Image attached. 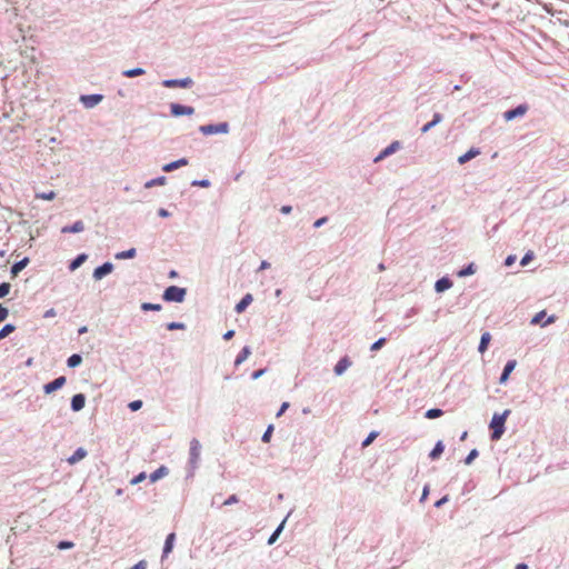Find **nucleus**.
Listing matches in <instances>:
<instances>
[{
  "label": "nucleus",
  "mask_w": 569,
  "mask_h": 569,
  "mask_svg": "<svg viewBox=\"0 0 569 569\" xmlns=\"http://www.w3.org/2000/svg\"><path fill=\"white\" fill-rule=\"evenodd\" d=\"M201 450V442L197 438H192L190 440L186 479H191L194 477L196 470L199 468Z\"/></svg>",
  "instance_id": "1"
},
{
  "label": "nucleus",
  "mask_w": 569,
  "mask_h": 569,
  "mask_svg": "<svg viewBox=\"0 0 569 569\" xmlns=\"http://www.w3.org/2000/svg\"><path fill=\"white\" fill-rule=\"evenodd\" d=\"M510 412L511 411L509 409H506L501 413H495L492 416L491 421L489 423V427L492 430V432H491L492 440H499L502 437V435L505 433V430H506L505 423H506V420L509 417Z\"/></svg>",
  "instance_id": "2"
},
{
  "label": "nucleus",
  "mask_w": 569,
  "mask_h": 569,
  "mask_svg": "<svg viewBox=\"0 0 569 569\" xmlns=\"http://www.w3.org/2000/svg\"><path fill=\"white\" fill-rule=\"evenodd\" d=\"M187 289L178 286H169L163 291L162 298L167 302L181 303L184 301Z\"/></svg>",
  "instance_id": "3"
},
{
  "label": "nucleus",
  "mask_w": 569,
  "mask_h": 569,
  "mask_svg": "<svg viewBox=\"0 0 569 569\" xmlns=\"http://www.w3.org/2000/svg\"><path fill=\"white\" fill-rule=\"evenodd\" d=\"M230 130L228 122L210 123L199 127V131L204 136L227 134Z\"/></svg>",
  "instance_id": "4"
},
{
  "label": "nucleus",
  "mask_w": 569,
  "mask_h": 569,
  "mask_svg": "<svg viewBox=\"0 0 569 569\" xmlns=\"http://www.w3.org/2000/svg\"><path fill=\"white\" fill-rule=\"evenodd\" d=\"M401 142L396 140V141H392L388 147H386L383 150H381L375 158H373V162L377 163L383 159H386L387 157L393 154L395 152H397L398 150L401 149Z\"/></svg>",
  "instance_id": "5"
},
{
  "label": "nucleus",
  "mask_w": 569,
  "mask_h": 569,
  "mask_svg": "<svg viewBox=\"0 0 569 569\" xmlns=\"http://www.w3.org/2000/svg\"><path fill=\"white\" fill-rule=\"evenodd\" d=\"M170 113L172 117H182V116H192L194 113V108L181 103H171L170 104Z\"/></svg>",
  "instance_id": "6"
},
{
  "label": "nucleus",
  "mask_w": 569,
  "mask_h": 569,
  "mask_svg": "<svg viewBox=\"0 0 569 569\" xmlns=\"http://www.w3.org/2000/svg\"><path fill=\"white\" fill-rule=\"evenodd\" d=\"M193 84V80L190 77H184L180 79H164L162 81V86L166 88H190Z\"/></svg>",
  "instance_id": "7"
},
{
  "label": "nucleus",
  "mask_w": 569,
  "mask_h": 569,
  "mask_svg": "<svg viewBox=\"0 0 569 569\" xmlns=\"http://www.w3.org/2000/svg\"><path fill=\"white\" fill-rule=\"evenodd\" d=\"M113 268L114 266L112 262L106 261L93 270L92 277L94 280H101L103 277L111 273Z\"/></svg>",
  "instance_id": "8"
},
{
  "label": "nucleus",
  "mask_w": 569,
  "mask_h": 569,
  "mask_svg": "<svg viewBox=\"0 0 569 569\" xmlns=\"http://www.w3.org/2000/svg\"><path fill=\"white\" fill-rule=\"evenodd\" d=\"M66 382H67L66 377L64 376H60V377L56 378L54 380L46 383L43 386V392L46 395H50V393L61 389L66 385Z\"/></svg>",
  "instance_id": "9"
},
{
  "label": "nucleus",
  "mask_w": 569,
  "mask_h": 569,
  "mask_svg": "<svg viewBox=\"0 0 569 569\" xmlns=\"http://www.w3.org/2000/svg\"><path fill=\"white\" fill-rule=\"evenodd\" d=\"M528 110L526 104H519L516 108L509 109L503 113V119L506 121H512L518 117L523 116Z\"/></svg>",
  "instance_id": "10"
},
{
  "label": "nucleus",
  "mask_w": 569,
  "mask_h": 569,
  "mask_svg": "<svg viewBox=\"0 0 569 569\" xmlns=\"http://www.w3.org/2000/svg\"><path fill=\"white\" fill-rule=\"evenodd\" d=\"M103 99V96L100 93H92V94H82L80 97V101L83 103L86 108H93L99 102H101Z\"/></svg>",
  "instance_id": "11"
},
{
  "label": "nucleus",
  "mask_w": 569,
  "mask_h": 569,
  "mask_svg": "<svg viewBox=\"0 0 569 569\" xmlns=\"http://www.w3.org/2000/svg\"><path fill=\"white\" fill-rule=\"evenodd\" d=\"M516 366H517L516 360L512 359V360L507 361V363L505 365L503 370L499 377L500 385H505L508 381V379H509L511 372L515 370Z\"/></svg>",
  "instance_id": "12"
},
{
  "label": "nucleus",
  "mask_w": 569,
  "mask_h": 569,
  "mask_svg": "<svg viewBox=\"0 0 569 569\" xmlns=\"http://www.w3.org/2000/svg\"><path fill=\"white\" fill-rule=\"evenodd\" d=\"M86 406V396L83 393H76L71 398L70 408L72 411L78 412Z\"/></svg>",
  "instance_id": "13"
},
{
  "label": "nucleus",
  "mask_w": 569,
  "mask_h": 569,
  "mask_svg": "<svg viewBox=\"0 0 569 569\" xmlns=\"http://www.w3.org/2000/svg\"><path fill=\"white\" fill-rule=\"evenodd\" d=\"M351 366L350 359L345 356L335 366L333 371L336 376H342L345 371Z\"/></svg>",
  "instance_id": "14"
},
{
  "label": "nucleus",
  "mask_w": 569,
  "mask_h": 569,
  "mask_svg": "<svg viewBox=\"0 0 569 569\" xmlns=\"http://www.w3.org/2000/svg\"><path fill=\"white\" fill-rule=\"evenodd\" d=\"M452 287V281L449 277H442L438 279L435 283V291L437 293L445 292L446 290Z\"/></svg>",
  "instance_id": "15"
},
{
  "label": "nucleus",
  "mask_w": 569,
  "mask_h": 569,
  "mask_svg": "<svg viewBox=\"0 0 569 569\" xmlns=\"http://www.w3.org/2000/svg\"><path fill=\"white\" fill-rule=\"evenodd\" d=\"M479 154H480V149L472 147L467 152H465L463 154L458 157V163L465 164Z\"/></svg>",
  "instance_id": "16"
},
{
  "label": "nucleus",
  "mask_w": 569,
  "mask_h": 569,
  "mask_svg": "<svg viewBox=\"0 0 569 569\" xmlns=\"http://www.w3.org/2000/svg\"><path fill=\"white\" fill-rule=\"evenodd\" d=\"M188 164V159L187 158H180V159H177L174 161H171V162H168L166 164L162 166V170L164 172H171L178 168H181L183 166H187Z\"/></svg>",
  "instance_id": "17"
},
{
  "label": "nucleus",
  "mask_w": 569,
  "mask_h": 569,
  "mask_svg": "<svg viewBox=\"0 0 569 569\" xmlns=\"http://www.w3.org/2000/svg\"><path fill=\"white\" fill-rule=\"evenodd\" d=\"M442 120H443L442 114L439 112H435L432 116V120L422 126L421 133L429 132L432 128L438 126Z\"/></svg>",
  "instance_id": "18"
},
{
  "label": "nucleus",
  "mask_w": 569,
  "mask_h": 569,
  "mask_svg": "<svg viewBox=\"0 0 569 569\" xmlns=\"http://www.w3.org/2000/svg\"><path fill=\"white\" fill-rule=\"evenodd\" d=\"M83 230H84L83 222L81 220H77L70 226L62 227L61 232L62 233H79V232H82Z\"/></svg>",
  "instance_id": "19"
},
{
  "label": "nucleus",
  "mask_w": 569,
  "mask_h": 569,
  "mask_svg": "<svg viewBox=\"0 0 569 569\" xmlns=\"http://www.w3.org/2000/svg\"><path fill=\"white\" fill-rule=\"evenodd\" d=\"M545 316H546V311L545 310L539 311L538 313H536L532 317L530 323L531 325L540 323L541 327H546V326H548V325H550V323H552L555 321V316H550L545 322H541V320L543 319Z\"/></svg>",
  "instance_id": "20"
},
{
  "label": "nucleus",
  "mask_w": 569,
  "mask_h": 569,
  "mask_svg": "<svg viewBox=\"0 0 569 569\" xmlns=\"http://www.w3.org/2000/svg\"><path fill=\"white\" fill-rule=\"evenodd\" d=\"M176 540V533L171 532L166 537L163 549H162V559L166 558L173 549Z\"/></svg>",
  "instance_id": "21"
},
{
  "label": "nucleus",
  "mask_w": 569,
  "mask_h": 569,
  "mask_svg": "<svg viewBox=\"0 0 569 569\" xmlns=\"http://www.w3.org/2000/svg\"><path fill=\"white\" fill-rule=\"evenodd\" d=\"M290 516V513L287 515V517L278 525V527L273 530V532L270 535V537L268 538V541L267 543L269 546L273 545L277 539L279 538V536L281 535V532L283 531V528H284V525H286V521L288 519V517Z\"/></svg>",
  "instance_id": "22"
},
{
  "label": "nucleus",
  "mask_w": 569,
  "mask_h": 569,
  "mask_svg": "<svg viewBox=\"0 0 569 569\" xmlns=\"http://www.w3.org/2000/svg\"><path fill=\"white\" fill-rule=\"evenodd\" d=\"M88 455L87 450L83 447H79L68 459V463L74 465L81 459L86 458Z\"/></svg>",
  "instance_id": "23"
},
{
  "label": "nucleus",
  "mask_w": 569,
  "mask_h": 569,
  "mask_svg": "<svg viewBox=\"0 0 569 569\" xmlns=\"http://www.w3.org/2000/svg\"><path fill=\"white\" fill-rule=\"evenodd\" d=\"M29 263V258L28 257H24L23 259L19 260V261H16L11 268H10V273L12 277H16L18 276V273L23 270Z\"/></svg>",
  "instance_id": "24"
},
{
  "label": "nucleus",
  "mask_w": 569,
  "mask_h": 569,
  "mask_svg": "<svg viewBox=\"0 0 569 569\" xmlns=\"http://www.w3.org/2000/svg\"><path fill=\"white\" fill-rule=\"evenodd\" d=\"M169 473V469L166 466H160L153 472L150 473L149 480L150 482H156L159 479L166 477Z\"/></svg>",
  "instance_id": "25"
},
{
  "label": "nucleus",
  "mask_w": 569,
  "mask_h": 569,
  "mask_svg": "<svg viewBox=\"0 0 569 569\" xmlns=\"http://www.w3.org/2000/svg\"><path fill=\"white\" fill-rule=\"evenodd\" d=\"M251 301H252V296H251L250 293H247V295H246V296H243V297L241 298V300L236 305V307H234V311H236L237 313H241V312H243V311L247 309V307L251 303Z\"/></svg>",
  "instance_id": "26"
},
{
  "label": "nucleus",
  "mask_w": 569,
  "mask_h": 569,
  "mask_svg": "<svg viewBox=\"0 0 569 569\" xmlns=\"http://www.w3.org/2000/svg\"><path fill=\"white\" fill-rule=\"evenodd\" d=\"M251 353V349L249 346H244L241 351L238 353L236 360H234V366L238 367L240 366L242 362H244L248 357L250 356Z\"/></svg>",
  "instance_id": "27"
},
{
  "label": "nucleus",
  "mask_w": 569,
  "mask_h": 569,
  "mask_svg": "<svg viewBox=\"0 0 569 569\" xmlns=\"http://www.w3.org/2000/svg\"><path fill=\"white\" fill-rule=\"evenodd\" d=\"M88 258L87 253H79L71 262L69 263V270L74 271L78 269Z\"/></svg>",
  "instance_id": "28"
},
{
  "label": "nucleus",
  "mask_w": 569,
  "mask_h": 569,
  "mask_svg": "<svg viewBox=\"0 0 569 569\" xmlns=\"http://www.w3.org/2000/svg\"><path fill=\"white\" fill-rule=\"evenodd\" d=\"M490 340H491V336L488 331L483 332L481 335L479 346H478V351L480 353H483L487 350Z\"/></svg>",
  "instance_id": "29"
},
{
  "label": "nucleus",
  "mask_w": 569,
  "mask_h": 569,
  "mask_svg": "<svg viewBox=\"0 0 569 569\" xmlns=\"http://www.w3.org/2000/svg\"><path fill=\"white\" fill-rule=\"evenodd\" d=\"M445 450V445L441 440H438L429 453L430 459L435 460L440 457Z\"/></svg>",
  "instance_id": "30"
},
{
  "label": "nucleus",
  "mask_w": 569,
  "mask_h": 569,
  "mask_svg": "<svg viewBox=\"0 0 569 569\" xmlns=\"http://www.w3.org/2000/svg\"><path fill=\"white\" fill-rule=\"evenodd\" d=\"M136 254H137L136 248H130L128 250L117 252L114 254V258L118 260L132 259L136 257Z\"/></svg>",
  "instance_id": "31"
},
{
  "label": "nucleus",
  "mask_w": 569,
  "mask_h": 569,
  "mask_svg": "<svg viewBox=\"0 0 569 569\" xmlns=\"http://www.w3.org/2000/svg\"><path fill=\"white\" fill-rule=\"evenodd\" d=\"M144 73H146V70L140 67H136V68H131V69H127V70L122 71V76L127 77V78H133V77L142 76Z\"/></svg>",
  "instance_id": "32"
},
{
  "label": "nucleus",
  "mask_w": 569,
  "mask_h": 569,
  "mask_svg": "<svg viewBox=\"0 0 569 569\" xmlns=\"http://www.w3.org/2000/svg\"><path fill=\"white\" fill-rule=\"evenodd\" d=\"M81 362H82V357H81V355H79V353H73V355H71V356L67 359V366H68V368H71V369H73V368H76V367L80 366V365H81Z\"/></svg>",
  "instance_id": "33"
},
{
  "label": "nucleus",
  "mask_w": 569,
  "mask_h": 569,
  "mask_svg": "<svg viewBox=\"0 0 569 569\" xmlns=\"http://www.w3.org/2000/svg\"><path fill=\"white\" fill-rule=\"evenodd\" d=\"M166 180L167 178L164 176H160V177H157V178H153V179H150L148 180L146 183H144V188H152L154 186H162L166 183Z\"/></svg>",
  "instance_id": "34"
},
{
  "label": "nucleus",
  "mask_w": 569,
  "mask_h": 569,
  "mask_svg": "<svg viewBox=\"0 0 569 569\" xmlns=\"http://www.w3.org/2000/svg\"><path fill=\"white\" fill-rule=\"evenodd\" d=\"M476 272L475 264L471 262L458 271V277L471 276Z\"/></svg>",
  "instance_id": "35"
},
{
  "label": "nucleus",
  "mask_w": 569,
  "mask_h": 569,
  "mask_svg": "<svg viewBox=\"0 0 569 569\" xmlns=\"http://www.w3.org/2000/svg\"><path fill=\"white\" fill-rule=\"evenodd\" d=\"M140 308L142 311H160L162 306L160 303L143 302Z\"/></svg>",
  "instance_id": "36"
},
{
  "label": "nucleus",
  "mask_w": 569,
  "mask_h": 569,
  "mask_svg": "<svg viewBox=\"0 0 569 569\" xmlns=\"http://www.w3.org/2000/svg\"><path fill=\"white\" fill-rule=\"evenodd\" d=\"M16 330V326L13 323H6L1 329H0V340L6 338L7 336H9L10 333H12L13 331Z\"/></svg>",
  "instance_id": "37"
},
{
  "label": "nucleus",
  "mask_w": 569,
  "mask_h": 569,
  "mask_svg": "<svg viewBox=\"0 0 569 569\" xmlns=\"http://www.w3.org/2000/svg\"><path fill=\"white\" fill-rule=\"evenodd\" d=\"M443 415V411L439 408H431V409H428L425 413V417L427 419H436V418H439Z\"/></svg>",
  "instance_id": "38"
},
{
  "label": "nucleus",
  "mask_w": 569,
  "mask_h": 569,
  "mask_svg": "<svg viewBox=\"0 0 569 569\" xmlns=\"http://www.w3.org/2000/svg\"><path fill=\"white\" fill-rule=\"evenodd\" d=\"M56 192L50 190V191H43V192H37L36 193V198L37 199H41V200H53L56 198Z\"/></svg>",
  "instance_id": "39"
},
{
  "label": "nucleus",
  "mask_w": 569,
  "mask_h": 569,
  "mask_svg": "<svg viewBox=\"0 0 569 569\" xmlns=\"http://www.w3.org/2000/svg\"><path fill=\"white\" fill-rule=\"evenodd\" d=\"M167 329L169 331H173V330H184L186 329V325L183 322H178V321H171V322H168L166 325Z\"/></svg>",
  "instance_id": "40"
},
{
  "label": "nucleus",
  "mask_w": 569,
  "mask_h": 569,
  "mask_svg": "<svg viewBox=\"0 0 569 569\" xmlns=\"http://www.w3.org/2000/svg\"><path fill=\"white\" fill-rule=\"evenodd\" d=\"M379 432L378 431H371L369 435L362 440L361 446L368 447L377 437Z\"/></svg>",
  "instance_id": "41"
},
{
  "label": "nucleus",
  "mask_w": 569,
  "mask_h": 569,
  "mask_svg": "<svg viewBox=\"0 0 569 569\" xmlns=\"http://www.w3.org/2000/svg\"><path fill=\"white\" fill-rule=\"evenodd\" d=\"M272 432H273V425H269L261 436V441L264 443L269 442L271 439Z\"/></svg>",
  "instance_id": "42"
},
{
  "label": "nucleus",
  "mask_w": 569,
  "mask_h": 569,
  "mask_svg": "<svg viewBox=\"0 0 569 569\" xmlns=\"http://www.w3.org/2000/svg\"><path fill=\"white\" fill-rule=\"evenodd\" d=\"M387 341V338L386 337H381L379 338L378 340H376L371 346H370V350L371 351H378L379 349H381L383 347V345L386 343Z\"/></svg>",
  "instance_id": "43"
},
{
  "label": "nucleus",
  "mask_w": 569,
  "mask_h": 569,
  "mask_svg": "<svg viewBox=\"0 0 569 569\" xmlns=\"http://www.w3.org/2000/svg\"><path fill=\"white\" fill-rule=\"evenodd\" d=\"M533 258H535L533 251H531V250L527 251L520 260V266H522V267L527 266Z\"/></svg>",
  "instance_id": "44"
},
{
  "label": "nucleus",
  "mask_w": 569,
  "mask_h": 569,
  "mask_svg": "<svg viewBox=\"0 0 569 569\" xmlns=\"http://www.w3.org/2000/svg\"><path fill=\"white\" fill-rule=\"evenodd\" d=\"M479 456V451L475 448L469 451L467 457L465 458L466 465H471L472 461Z\"/></svg>",
  "instance_id": "45"
},
{
  "label": "nucleus",
  "mask_w": 569,
  "mask_h": 569,
  "mask_svg": "<svg viewBox=\"0 0 569 569\" xmlns=\"http://www.w3.org/2000/svg\"><path fill=\"white\" fill-rule=\"evenodd\" d=\"M211 182L209 179H199V180H192L191 186L193 187H201V188H208L210 187Z\"/></svg>",
  "instance_id": "46"
},
{
  "label": "nucleus",
  "mask_w": 569,
  "mask_h": 569,
  "mask_svg": "<svg viewBox=\"0 0 569 569\" xmlns=\"http://www.w3.org/2000/svg\"><path fill=\"white\" fill-rule=\"evenodd\" d=\"M11 289V284L9 282H2L0 283V299L6 297Z\"/></svg>",
  "instance_id": "47"
},
{
  "label": "nucleus",
  "mask_w": 569,
  "mask_h": 569,
  "mask_svg": "<svg viewBox=\"0 0 569 569\" xmlns=\"http://www.w3.org/2000/svg\"><path fill=\"white\" fill-rule=\"evenodd\" d=\"M147 475L146 472H140L138 473L136 477H133L131 480H130V483L131 485H138L140 483L141 481H143L146 479Z\"/></svg>",
  "instance_id": "48"
},
{
  "label": "nucleus",
  "mask_w": 569,
  "mask_h": 569,
  "mask_svg": "<svg viewBox=\"0 0 569 569\" xmlns=\"http://www.w3.org/2000/svg\"><path fill=\"white\" fill-rule=\"evenodd\" d=\"M73 547V542L72 541H68V540H62L58 543V548L60 550H67V549H71Z\"/></svg>",
  "instance_id": "49"
},
{
  "label": "nucleus",
  "mask_w": 569,
  "mask_h": 569,
  "mask_svg": "<svg viewBox=\"0 0 569 569\" xmlns=\"http://www.w3.org/2000/svg\"><path fill=\"white\" fill-rule=\"evenodd\" d=\"M128 407H129V409L131 411H137V410H139L142 407V401L141 400H133V401H131L128 405Z\"/></svg>",
  "instance_id": "50"
},
{
  "label": "nucleus",
  "mask_w": 569,
  "mask_h": 569,
  "mask_svg": "<svg viewBox=\"0 0 569 569\" xmlns=\"http://www.w3.org/2000/svg\"><path fill=\"white\" fill-rule=\"evenodd\" d=\"M238 501H239L238 496L231 495L224 500L223 506H231V505L237 503Z\"/></svg>",
  "instance_id": "51"
},
{
  "label": "nucleus",
  "mask_w": 569,
  "mask_h": 569,
  "mask_svg": "<svg viewBox=\"0 0 569 569\" xmlns=\"http://www.w3.org/2000/svg\"><path fill=\"white\" fill-rule=\"evenodd\" d=\"M417 313H418V309H417V308H415V307H412V308H409V309L405 312L403 318H405V319H410V318H412L413 316H416Z\"/></svg>",
  "instance_id": "52"
},
{
  "label": "nucleus",
  "mask_w": 569,
  "mask_h": 569,
  "mask_svg": "<svg viewBox=\"0 0 569 569\" xmlns=\"http://www.w3.org/2000/svg\"><path fill=\"white\" fill-rule=\"evenodd\" d=\"M267 369L263 368V369H259V370H256L251 373V379L252 380H257L259 379L260 377H262L264 373H266Z\"/></svg>",
  "instance_id": "53"
},
{
  "label": "nucleus",
  "mask_w": 569,
  "mask_h": 569,
  "mask_svg": "<svg viewBox=\"0 0 569 569\" xmlns=\"http://www.w3.org/2000/svg\"><path fill=\"white\" fill-rule=\"evenodd\" d=\"M327 221H328V217H321L313 222V228L318 229V228L322 227L325 223H327Z\"/></svg>",
  "instance_id": "54"
},
{
  "label": "nucleus",
  "mask_w": 569,
  "mask_h": 569,
  "mask_svg": "<svg viewBox=\"0 0 569 569\" xmlns=\"http://www.w3.org/2000/svg\"><path fill=\"white\" fill-rule=\"evenodd\" d=\"M288 408H289V402H282V405L280 406L279 410L276 413V417L277 418L281 417Z\"/></svg>",
  "instance_id": "55"
},
{
  "label": "nucleus",
  "mask_w": 569,
  "mask_h": 569,
  "mask_svg": "<svg viewBox=\"0 0 569 569\" xmlns=\"http://www.w3.org/2000/svg\"><path fill=\"white\" fill-rule=\"evenodd\" d=\"M8 315H9L8 308L0 305V322L3 321L8 317Z\"/></svg>",
  "instance_id": "56"
},
{
  "label": "nucleus",
  "mask_w": 569,
  "mask_h": 569,
  "mask_svg": "<svg viewBox=\"0 0 569 569\" xmlns=\"http://www.w3.org/2000/svg\"><path fill=\"white\" fill-rule=\"evenodd\" d=\"M517 257L515 254H509L506 259H505V266L506 267H510L515 263Z\"/></svg>",
  "instance_id": "57"
},
{
  "label": "nucleus",
  "mask_w": 569,
  "mask_h": 569,
  "mask_svg": "<svg viewBox=\"0 0 569 569\" xmlns=\"http://www.w3.org/2000/svg\"><path fill=\"white\" fill-rule=\"evenodd\" d=\"M146 568H147V561L146 560H140V561H138L134 566H132L129 569H146Z\"/></svg>",
  "instance_id": "58"
},
{
  "label": "nucleus",
  "mask_w": 569,
  "mask_h": 569,
  "mask_svg": "<svg viewBox=\"0 0 569 569\" xmlns=\"http://www.w3.org/2000/svg\"><path fill=\"white\" fill-rule=\"evenodd\" d=\"M428 495H429V486L426 485L423 487V489H422V493H421V497H420V502H423L427 499Z\"/></svg>",
  "instance_id": "59"
},
{
  "label": "nucleus",
  "mask_w": 569,
  "mask_h": 569,
  "mask_svg": "<svg viewBox=\"0 0 569 569\" xmlns=\"http://www.w3.org/2000/svg\"><path fill=\"white\" fill-rule=\"evenodd\" d=\"M158 216L161 218H169L171 216V213L167 209L160 208L158 210Z\"/></svg>",
  "instance_id": "60"
},
{
  "label": "nucleus",
  "mask_w": 569,
  "mask_h": 569,
  "mask_svg": "<svg viewBox=\"0 0 569 569\" xmlns=\"http://www.w3.org/2000/svg\"><path fill=\"white\" fill-rule=\"evenodd\" d=\"M449 500L448 496H443L441 499L437 500L435 502L436 508H440L442 505H445Z\"/></svg>",
  "instance_id": "61"
},
{
  "label": "nucleus",
  "mask_w": 569,
  "mask_h": 569,
  "mask_svg": "<svg viewBox=\"0 0 569 569\" xmlns=\"http://www.w3.org/2000/svg\"><path fill=\"white\" fill-rule=\"evenodd\" d=\"M291 211H292V207H291V206H288V204L282 206V207L280 208V212H281L282 214H289Z\"/></svg>",
  "instance_id": "62"
},
{
  "label": "nucleus",
  "mask_w": 569,
  "mask_h": 569,
  "mask_svg": "<svg viewBox=\"0 0 569 569\" xmlns=\"http://www.w3.org/2000/svg\"><path fill=\"white\" fill-rule=\"evenodd\" d=\"M56 315H57L56 310L53 308H50L43 313V318H51V317H54Z\"/></svg>",
  "instance_id": "63"
},
{
  "label": "nucleus",
  "mask_w": 569,
  "mask_h": 569,
  "mask_svg": "<svg viewBox=\"0 0 569 569\" xmlns=\"http://www.w3.org/2000/svg\"><path fill=\"white\" fill-rule=\"evenodd\" d=\"M233 336H234V330L230 329V330H228V331H226V332L223 333L222 338H223L224 340H229V339H231Z\"/></svg>",
  "instance_id": "64"
}]
</instances>
